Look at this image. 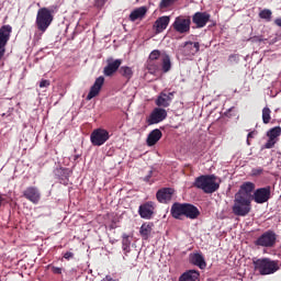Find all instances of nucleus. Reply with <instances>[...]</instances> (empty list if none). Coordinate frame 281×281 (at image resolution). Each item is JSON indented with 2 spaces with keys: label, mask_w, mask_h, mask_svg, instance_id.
<instances>
[{
  "label": "nucleus",
  "mask_w": 281,
  "mask_h": 281,
  "mask_svg": "<svg viewBox=\"0 0 281 281\" xmlns=\"http://www.w3.org/2000/svg\"><path fill=\"white\" fill-rule=\"evenodd\" d=\"M170 214L177 221H183V216L194 221L201 216V211L194 204L175 202L171 205Z\"/></svg>",
  "instance_id": "f257e3e1"
},
{
  "label": "nucleus",
  "mask_w": 281,
  "mask_h": 281,
  "mask_svg": "<svg viewBox=\"0 0 281 281\" xmlns=\"http://www.w3.org/2000/svg\"><path fill=\"white\" fill-rule=\"evenodd\" d=\"M56 12H58V5H52L48 8L43 7L38 9L35 20L38 32H42V34L47 32L49 25L54 23V14H56Z\"/></svg>",
  "instance_id": "f03ea898"
},
{
  "label": "nucleus",
  "mask_w": 281,
  "mask_h": 281,
  "mask_svg": "<svg viewBox=\"0 0 281 281\" xmlns=\"http://www.w3.org/2000/svg\"><path fill=\"white\" fill-rule=\"evenodd\" d=\"M254 267L255 271H258L260 276H273V273H278L281 265L279 260L259 258L254 261Z\"/></svg>",
  "instance_id": "7ed1b4c3"
},
{
  "label": "nucleus",
  "mask_w": 281,
  "mask_h": 281,
  "mask_svg": "<svg viewBox=\"0 0 281 281\" xmlns=\"http://www.w3.org/2000/svg\"><path fill=\"white\" fill-rule=\"evenodd\" d=\"M251 212V200L235 195L233 213L236 216H247Z\"/></svg>",
  "instance_id": "20e7f679"
},
{
  "label": "nucleus",
  "mask_w": 281,
  "mask_h": 281,
  "mask_svg": "<svg viewBox=\"0 0 281 281\" xmlns=\"http://www.w3.org/2000/svg\"><path fill=\"white\" fill-rule=\"evenodd\" d=\"M111 138V135L109 134V131L104 128H97L92 131L90 135V142L92 146H104L106 142Z\"/></svg>",
  "instance_id": "39448f33"
},
{
  "label": "nucleus",
  "mask_w": 281,
  "mask_h": 281,
  "mask_svg": "<svg viewBox=\"0 0 281 281\" xmlns=\"http://www.w3.org/2000/svg\"><path fill=\"white\" fill-rule=\"evenodd\" d=\"M193 188L198 190H203L205 194H212V175L200 176L195 178L193 182Z\"/></svg>",
  "instance_id": "423d86ee"
},
{
  "label": "nucleus",
  "mask_w": 281,
  "mask_h": 281,
  "mask_svg": "<svg viewBox=\"0 0 281 281\" xmlns=\"http://www.w3.org/2000/svg\"><path fill=\"white\" fill-rule=\"evenodd\" d=\"M192 21H190V18H184L183 15H180L176 18L172 27L178 34H188L190 32V25Z\"/></svg>",
  "instance_id": "0eeeda50"
},
{
  "label": "nucleus",
  "mask_w": 281,
  "mask_h": 281,
  "mask_svg": "<svg viewBox=\"0 0 281 281\" xmlns=\"http://www.w3.org/2000/svg\"><path fill=\"white\" fill-rule=\"evenodd\" d=\"M168 117V112L164 108H155L150 115L147 119L148 126H153V124H159V122H164Z\"/></svg>",
  "instance_id": "6e6552de"
},
{
  "label": "nucleus",
  "mask_w": 281,
  "mask_h": 281,
  "mask_svg": "<svg viewBox=\"0 0 281 281\" xmlns=\"http://www.w3.org/2000/svg\"><path fill=\"white\" fill-rule=\"evenodd\" d=\"M271 199V187L259 188L254 191L252 201L262 205V203H267Z\"/></svg>",
  "instance_id": "1a4fd4ad"
},
{
  "label": "nucleus",
  "mask_w": 281,
  "mask_h": 281,
  "mask_svg": "<svg viewBox=\"0 0 281 281\" xmlns=\"http://www.w3.org/2000/svg\"><path fill=\"white\" fill-rule=\"evenodd\" d=\"M254 190H256V184L254 182H244L235 196L251 201V199H254Z\"/></svg>",
  "instance_id": "9d476101"
},
{
  "label": "nucleus",
  "mask_w": 281,
  "mask_h": 281,
  "mask_svg": "<svg viewBox=\"0 0 281 281\" xmlns=\"http://www.w3.org/2000/svg\"><path fill=\"white\" fill-rule=\"evenodd\" d=\"M138 214L140 218H145L146 221H150L153 216H155V202L148 201L139 205Z\"/></svg>",
  "instance_id": "9b49d317"
},
{
  "label": "nucleus",
  "mask_w": 281,
  "mask_h": 281,
  "mask_svg": "<svg viewBox=\"0 0 281 281\" xmlns=\"http://www.w3.org/2000/svg\"><path fill=\"white\" fill-rule=\"evenodd\" d=\"M175 91L169 93H166V91L160 92L156 99V106L168 109L172 103V100H175Z\"/></svg>",
  "instance_id": "f8f14e48"
},
{
  "label": "nucleus",
  "mask_w": 281,
  "mask_h": 281,
  "mask_svg": "<svg viewBox=\"0 0 281 281\" xmlns=\"http://www.w3.org/2000/svg\"><path fill=\"white\" fill-rule=\"evenodd\" d=\"M175 194V189L172 188H161L156 193V199L158 203H170Z\"/></svg>",
  "instance_id": "ddd939ff"
},
{
  "label": "nucleus",
  "mask_w": 281,
  "mask_h": 281,
  "mask_svg": "<svg viewBox=\"0 0 281 281\" xmlns=\"http://www.w3.org/2000/svg\"><path fill=\"white\" fill-rule=\"evenodd\" d=\"M199 49H201L199 42H186L182 46V54L183 56L192 58V56L199 54Z\"/></svg>",
  "instance_id": "4468645a"
},
{
  "label": "nucleus",
  "mask_w": 281,
  "mask_h": 281,
  "mask_svg": "<svg viewBox=\"0 0 281 281\" xmlns=\"http://www.w3.org/2000/svg\"><path fill=\"white\" fill-rule=\"evenodd\" d=\"M281 135V127L276 126L267 132L268 142L266 143V148H273L278 144V139Z\"/></svg>",
  "instance_id": "2eb2a0df"
},
{
  "label": "nucleus",
  "mask_w": 281,
  "mask_h": 281,
  "mask_svg": "<svg viewBox=\"0 0 281 281\" xmlns=\"http://www.w3.org/2000/svg\"><path fill=\"white\" fill-rule=\"evenodd\" d=\"M104 86V77L100 76L95 79L93 86L90 88V91L86 98V100H93L97 95H100V91H102V87Z\"/></svg>",
  "instance_id": "dca6fc26"
},
{
  "label": "nucleus",
  "mask_w": 281,
  "mask_h": 281,
  "mask_svg": "<svg viewBox=\"0 0 281 281\" xmlns=\"http://www.w3.org/2000/svg\"><path fill=\"white\" fill-rule=\"evenodd\" d=\"M256 244L260 247H273L276 245V234L267 232L257 239Z\"/></svg>",
  "instance_id": "f3484780"
},
{
  "label": "nucleus",
  "mask_w": 281,
  "mask_h": 281,
  "mask_svg": "<svg viewBox=\"0 0 281 281\" xmlns=\"http://www.w3.org/2000/svg\"><path fill=\"white\" fill-rule=\"evenodd\" d=\"M122 66V59H115L109 58L108 59V65L103 69V74L106 77L113 76V74L117 72V69Z\"/></svg>",
  "instance_id": "a211bd4d"
},
{
  "label": "nucleus",
  "mask_w": 281,
  "mask_h": 281,
  "mask_svg": "<svg viewBox=\"0 0 281 281\" xmlns=\"http://www.w3.org/2000/svg\"><path fill=\"white\" fill-rule=\"evenodd\" d=\"M210 16L206 12H195L192 16V23H194L195 27H205L210 21Z\"/></svg>",
  "instance_id": "6ab92c4d"
},
{
  "label": "nucleus",
  "mask_w": 281,
  "mask_h": 281,
  "mask_svg": "<svg viewBox=\"0 0 281 281\" xmlns=\"http://www.w3.org/2000/svg\"><path fill=\"white\" fill-rule=\"evenodd\" d=\"M23 196L35 205L38 203V201H41V192H38V189L36 187L26 188V190L23 192Z\"/></svg>",
  "instance_id": "aec40b11"
},
{
  "label": "nucleus",
  "mask_w": 281,
  "mask_h": 281,
  "mask_svg": "<svg viewBox=\"0 0 281 281\" xmlns=\"http://www.w3.org/2000/svg\"><path fill=\"white\" fill-rule=\"evenodd\" d=\"M168 25H170V16L164 15V16L158 18L155 21L153 27H154L156 34H161V32H164V30H166L168 27Z\"/></svg>",
  "instance_id": "412c9836"
},
{
  "label": "nucleus",
  "mask_w": 281,
  "mask_h": 281,
  "mask_svg": "<svg viewBox=\"0 0 281 281\" xmlns=\"http://www.w3.org/2000/svg\"><path fill=\"white\" fill-rule=\"evenodd\" d=\"M161 137H164V134L159 128L151 131L147 136V146H155V144H157Z\"/></svg>",
  "instance_id": "4be33fe9"
},
{
  "label": "nucleus",
  "mask_w": 281,
  "mask_h": 281,
  "mask_svg": "<svg viewBox=\"0 0 281 281\" xmlns=\"http://www.w3.org/2000/svg\"><path fill=\"white\" fill-rule=\"evenodd\" d=\"M153 227H155L153 223H144L140 226L139 234L143 240H148L150 238V235L153 234Z\"/></svg>",
  "instance_id": "5701e85b"
},
{
  "label": "nucleus",
  "mask_w": 281,
  "mask_h": 281,
  "mask_svg": "<svg viewBox=\"0 0 281 281\" xmlns=\"http://www.w3.org/2000/svg\"><path fill=\"white\" fill-rule=\"evenodd\" d=\"M146 12H148V9L146 7L135 9L130 14V21L135 22L139 19H144L146 16Z\"/></svg>",
  "instance_id": "b1692460"
},
{
  "label": "nucleus",
  "mask_w": 281,
  "mask_h": 281,
  "mask_svg": "<svg viewBox=\"0 0 281 281\" xmlns=\"http://www.w3.org/2000/svg\"><path fill=\"white\" fill-rule=\"evenodd\" d=\"M190 262L191 265H194L195 267H199L200 269H205V258L201 254H193L190 255Z\"/></svg>",
  "instance_id": "393cba45"
},
{
  "label": "nucleus",
  "mask_w": 281,
  "mask_h": 281,
  "mask_svg": "<svg viewBox=\"0 0 281 281\" xmlns=\"http://www.w3.org/2000/svg\"><path fill=\"white\" fill-rule=\"evenodd\" d=\"M199 271L196 270H188L187 272H183L180 278L179 281H196L199 280Z\"/></svg>",
  "instance_id": "a878e982"
},
{
  "label": "nucleus",
  "mask_w": 281,
  "mask_h": 281,
  "mask_svg": "<svg viewBox=\"0 0 281 281\" xmlns=\"http://www.w3.org/2000/svg\"><path fill=\"white\" fill-rule=\"evenodd\" d=\"M160 63H161V69L164 74H168V71L172 69V61H170L169 55H164L160 59Z\"/></svg>",
  "instance_id": "bb28decb"
},
{
  "label": "nucleus",
  "mask_w": 281,
  "mask_h": 281,
  "mask_svg": "<svg viewBox=\"0 0 281 281\" xmlns=\"http://www.w3.org/2000/svg\"><path fill=\"white\" fill-rule=\"evenodd\" d=\"M147 69L150 74H157L161 69V59L147 61Z\"/></svg>",
  "instance_id": "cd10ccee"
},
{
  "label": "nucleus",
  "mask_w": 281,
  "mask_h": 281,
  "mask_svg": "<svg viewBox=\"0 0 281 281\" xmlns=\"http://www.w3.org/2000/svg\"><path fill=\"white\" fill-rule=\"evenodd\" d=\"M119 74L125 78V80H131V78H133V68L128 66H122L119 68Z\"/></svg>",
  "instance_id": "c85d7f7f"
},
{
  "label": "nucleus",
  "mask_w": 281,
  "mask_h": 281,
  "mask_svg": "<svg viewBox=\"0 0 281 281\" xmlns=\"http://www.w3.org/2000/svg\"><path fill=\"white\" fill-rule=\"evenodd\" d=\"M122 249L123 251H125V254H128V251H131V239L126 234H123L122 236Z\"/></svg>",
  "instance_id": "c756f323"
},
{
  "label": "nucleus",
  "mask_w": 281,
  "mask_h": 281,
  "mask_svg": "<svg viewBox=\"0 0 281 281\" xmlns=\"http://www.w3.org/2000/svg\"><path fill=\"white\" fill-rule=\"evenodd\" d=\"M179 0H161L159 2V10H168V8H172V4L178 2Z\"/></svg>",
  "instance_id": "7c9ffc66"
},
{
  "label": "nucleus",
  "mask_w": 281,
  "mask_h": 281,
  "mask_svg": "<svg viewBox=\"0 0 281 281\" xmlns=\"http://www.w3.org/2000/svg\"><path fill=\"white\" fill-rule=\"evenodd\" d=\"M262 122H263V124H269L271 122V109L263 108V110H262Z\"/></svg>",
  "instance_id": "2f4dec72"
},
{
  "label": "nucleus",
  "mask_w": 281,
  "mask_h": 281,
  "mask_svg": "<svg viewBox=\"0 0 281 281\" xmlns=\"http://www.w3.org/2000/svg\"><path fill=\"white\" fill-rule=\"evenodd\" d=\"M159 58H161V52L159 49H155L149 54L147 61L160 60Z\"/></svg>",
  "instance_id": "473e14b6"
},
{
  "label": "nucleus",
  "mask_w": 281,
  "mask_h": 281,
  "mask_svg": "<svg viewBox=\"0 0 281 281\" xmlns=\"http://www.w3.org/2000/svg\"><path fill=\"white\" fill-rule=\"evenodd\" d=\"M271 10L269 9H263L261 12H259L260 19H265V21H271Z\"/></svg>",
  "instance_id": "72a5a7b5"
},
{
  "label": "nucleus",
  "mask_w": 281,
  "mask_h": 281,
  "mask_svg": "<svg viewBox=\"0 0 281 281\" xmlns=\"http://www.w3.org/2000/svg\"><path fill=\"white\" fill-rule=\"evenodd\" d=\"M221 186V178L212 176V192H216Z\"/></svg>",
  "instance_id": "f704fd0d"
},
{
  "label": "nucleus",
  "mask_w": 281,
  "mask_h": 281,
  "mask_svg": "<svg viewBox=\"0 0 281 281\" xmlns=\"http://www.w3.org/2000/svg\"><path fill=\"white\" fill-rule=\"evenodd\" d=\"M50 81L47 79H42L40 82V89H47V87H49Z\"/></svg>",
  "instance_id": "c9c22d12"
},
{
  "label": "nucleus",
  "mask_w": 281,
  "mask_h": 281,
  "mask_svg": "<svg viewBox=\"0 0 281 281\" xmlns=\"http://www.w3.org/2000/svg\"><path fill=\"white\" fill-rule=\"evenodd\" d=\"M52 272L55 273L56 276H60V273H63V268L53 266L52 267Z\"/></svg>",
  "instance_id": "e433bc0d"
},
{
  "label": "nucleus",
  "mask_w": 281,
  "mask_h": 281,
  "mask_svg": "<svg viewBox=\"0 0 281 281\" xmlns=\"http://www.w3.org/2000/svg\"><path fill=\"white\" fill-rule=\"evenodd\" d=\"M256 132H250L248 133V136H247V145L248 146H251V143L249 142V139H252V137H256Z\"/></svg>",
  "instance_id": "4c0bfd02"
},
{
  "label": "nucleus",
  "mask_w": 281,
  "mask_h": 281,
  "mask_svg": "<svg viewBox=\"0 0 281 281\" xmlns=\"http://www.w3.org/2000/svg\"><path fill=\"white\" fill-rule=\"evenodd\" d=\"M151 177H153V170H150L149 173L143 178V181H145L146 183H150Z\"/></svg>",
  "instance_id": "58836bf2"
},
{
  "label": "nucleus",
  "mask_w": 281,
  "mask_h": 281,
  "mask_svg": "<svg viewBox=\"0 0 281 281\" xmlns=\"http://www.w3.org/2000/svg\"><path fill=\"white\" fill-rule=\"evenodd\" d=\"M108 0H95V7L97 8H103L104 3H106Z\"/></svg>",
  "instance_id": "ea45409f"
},
{
  "label": "nucleus",
  "mask_w": 281,
  "mask_h": 281,
  "mask_svg": "<svg viewBox=\"0 0 281 281\" xmlns=\"http://www.w3.org/2000/svg\"><path fill=\"white\" fill-rule=\"evenodd\" d=\"M64 258H65V260H71V258H74V252H71V251L65 252Z\"/></svg>",
  "instance_id": "a19ab883"
},
{
  "label": "nucleus",
  "mask_w": 281,
  "mask_h": 281,
  "mask_svg": "<svg viewBox=\"0 0 281 281\" xmlns=\"http://www.w3.org/2000/svg\"><path fill=\"white\" fill-rule=\"evenodd\" d=\"M228 60L229 63H238V57L236 55H231Z\"/></svg>",
  "instance_id": "79ce46f5"
},
{
  "label": "nucleus",
  "mask_w": 281,
  "mask_h": 281,
  "mask_svg": "<svg viewBox=\"0 0 281 281\" xmlns=\"http://www.w3.org/2000/svg\"><path fill=\"white\" fill-rule=\"evenodd\" d=\"M250 41L252 43H258V42L262 41V38H260L259 36H255V37H251Z\"/></svg>",
  "instance_id": "37998d69"
},
{
  "label": "nucleus",
  "mask_w": 281,
  "mask_h": 281,
  "mask_svg": "<svg viewBox=\"0 0 281 281\" xmlns=\"http://www.w3.org/2000/svg\"><path fill=\"white\" fill-rule=\"evenodd\" d=\"M4 201H5V199H3V194L0 192V207H1V205H3Z\"/></svg>",
  "instance_id": "c03bdc74"
},
{
  "label": "nucleus",
  "mask_w": 281,
  "mask_h": 281,
  "mask_svg": "<svg viewBox=\"0 0 281 281\" xmlns=\"http://www.w3.org/2000/svg\"><path fill=\"white\" fill-rule=\"evenodd\" d=\"M274 23L276 25H278V27H281V18L277 19Z\"/></svg>",
  "instance_id": "a18cd8bd"
},
{
  "label": "nucleus",
  "mask_w": 281,
  "mask_h": 281,
  "mask_svg": "<svg viewBox=\"0 0 281 281\" xmlns=\"http://www.w3.org/2000/svg\"><path fill=\"white\" fill-rule=\"evenodd\" d=\"M106 280H108V281H120V279H114V280H113V278H111V277H106Z\"/></svg>",
  "instance_id": "49530a36"
}]
</instances>
